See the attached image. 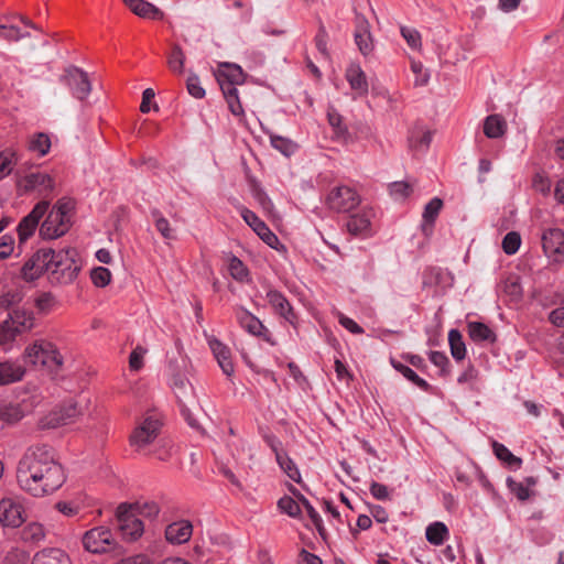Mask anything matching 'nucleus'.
<instances>
[{"label":"nucleus","instance_id":"393cba45","mask_svg":"<svg viewBox=\"0 0 564 564\" xmlns=\"http://www.w3.org/2000/svg\"><path fill=\"white\" fill-rule=\"evenodd\" d=\"M217 82H228L235 84H242L245 74L242 68L237 64L221 63L216 72Z\"/></svg>","mask_w":564,"mask_h":564},{"label":"nucleus","instance_id":"a18cd8bd","mask_svg":"<svg viewBox=\"0 0 564 564\" xmlns=\"http://www.w3.org/2000/svg\"><path fill=\"white\" fill-rule=\"evenodd\" d=\"M144 454L152 455L159 460H167L171 456V445L169 442L160 440L153 444V449H147Z\"/></svg>","mask_w":564,"mask_h":564},{"label":"nucleus","instance_id":"cd10ccee","mask_svg":"<svg viewBox=\"0 0 564 564\" xmlns=\"http://www.w3.org/2000/svg\"><path fill=\"white\" fill-rule=\"evenodd\" d=\"M346 78L351 87L358 95H366L368 93V83L366 75L359 65H350L346 72Z\"/></svg>","mask_w":564,"mask_h":564},{"label":"nucleus","instance_id":"58836bf2","mask_svg":"<svg viewBox=\"0 0 564 564\" xmlns=\"http://www.w3.org/2000/svg\"><path fill=\"white\" fill-rule=\"evenodd\" d=\"M51 148V141L47 134L36 133L29 142V150L43 156L48 153Z\"/></svg>","mask_w":564,"mask_h":564},{"label":"nucleus","instance_id":"c9c22d12","mask_svg":"<svg viewBox=\"0 0 564 564\" xmlns=\"http://www.w3.org/2000/svg\"><path fill=\"white\" fill-rule=\"evenodd\" d=\"M392 366L395 370L402 373L403 377L416 384L423 391L431 390L430 383L426 380L420 378L410 367L394 360H392Z\"/></svg>","mask_w":564,"mask_h":564},{"label":"nucleus","instance_id":"79ce46f5","mask_svg":"<svg viewBox=\"0 0 564 564\" xmlns=\"http://www.w3.org/2000/svg\"><path fill=\"white\" fill-rule=\"evenodd\" d=\"M271 145L282 154L290 156L296 150V144L290 139L280 135H270Z\"/></svg>","mask_w":564,"mask_h":564},{"label":"nucleus","instance_id":"4468645a","mask_svg":"<svg viewBox=\"0 0 564 564\" xmlns=\"http://www.w3.org/2000/svg\"><path fill=\"white\" fill-rule=\"evenodd\" d=\"M65 79L72 89L74 97L84 100L91 90V85L88 79L87 73L77 67H69L66 69Z\"/></svg>","mask_w":564,"mask_h":564},{"label":"nucleus","instance_id":"6e6552de","mask_svg":"<svg viewBox=\"0 0 564 564\" xmlns=\"http://www.w3.org/2000/svg\"><path fill=\"white\" fill-rule=\"evenodd\" d=\"M161 429V422L155 415L145 416L132 431L130 445L137 452H144L156 440Z\"/></svg>","mask_w":564,"mask_h":564},{"label":"nucleus","instance_id":"ea45409f","mask_svg":"<svg viewBox=\"0 0 564 564\" xmlns=\"http://www.w3.org/2000/svg\"><path fill=\"white\" fill-rule=\"evenodd\" d=\"M228 270L230 275L239 281L245 282L248 279L249 271L243 262L235 256H231L228 261Z\"/></svg>","mask_w":564,"mask_h":564},{"label":"nucleus","instance_id":"c03bdc74","mask_svg":"<svg viewBox=\"0 0 564 564\" xmlns=\"http://www.w3.org/2000/svg\"><path fill=\"white\" fill-rule=\"evenodd\" d=\"M413 192V186L408 182H393L389 185V193L395 200L405 199Z\"/></svg>","mask_w":564,"mask_h":564},{"label":"nucleus","instance_id":"052dcab7","mask_svg":"<svg viewBox=\"0 0 564 564\" xmlns=\"http://www.w3.org/2000/svg\"><path fill=\"white\" fill-rule=\"evenodd\" d=\"M370 492L377 500H388L390 498L389 489L386 485L373 481L370 485Z\"/></svg>","mask_w":564,"mask_h":564},{"label":"nucleus","instance_id":"f8f14e48","mask_svg":"<svg viewBox=\"0 0 564 564\" xmlns=\"http://www.w3.org/2000/svg\"><path fill=\"white\" fill-rule=\"evenodd\" d=\"M117 518L121 534L129 540H135L143 533L142 521L126 505L117 509Z\"/></svg>","mask_w":564,"mask_h":564},{"label":"nucleus","instance_id":"b1692460","mask_svg":"<svg viewBox=\"0 0 564 564\" xmlns=\"http://www.w3.org/2000/svg\"><path fill=\"white\" fill-rule=\"evenodd\" d=\"M236 317L240 326L254 336H262L268 332L261 321L245 308H239Z\"/></svg>","mask_w":564,"mask_h":564},{"label":"nucleus","instance_id":"9d476101","mask_svg":"<svg viewBox=\"0 0 564 564\" xmlns=\"http://www.w3.org/2000/svg\"><path fill=\"white\" fill-rule=\"evenodd\" d=\"M48 206V200H41L33 207V209L26 216H24L20 220L17 227L19 237V249H21L22 246L28 241V239L31 236H33L34 231L39 226L40 220L46 214Z\"/></svg>","mask_w":564,"mask_h":564},{"label":"nucleus","instance_id":"f03ea898","mask_svg":"<svg viewBox=\"0 0 564 564\" xmlns=\"http://www.w3.org/2000/svg\"><path fill=\"white\" fill-rule=\"evenodd\" d=\"M75 254L74 249L59 251L41 249L24 263V274L26 275L28 271L35 270L34 274H41L42 272L61 273L63 278L72 279L77 270L74 260Z\"/></svg>","mask_w":564,"mask_h":564},{"label":"nucleus","instance_id":"bf43d9fd","mask_svg":"<svg viewBox=\"0 0 564 564\" xmlns=\"http://www.w3.org/2000/svg\"><path fill=\"white\" fill-rule=\"evenodd\" d=\"M145 354V349L141 347H137L132 350L129 358V366L132 370H139L143 366V356Z\"/></svg>","mask_w":564,"mask_h":564},{"label":"nucleus","instance_id":"0eeeda50","mask_svg":"<svg viewBox=\"0 0 564 564\" xmlns=\"http://www.w3.org/2000/svg\"><path fill=\"white\" fill-rule=\"evenodd\" d=\"M177 362L170 364L171 381L175 395L178 400L182 415L191 426H195V421L189 413L188 403L194 401L193 387L188 379L180 371Z\"/></svg>","mask_w":564,"mask_h":564},{"label":"nucleus","instance_id":"6ab92c4d","mask_svg":"<svg viewBox=\"0 0 564 564\" xmlns=\"http://www.w3.org/2000/svg\"><path fill=\"white\" fill-rule=\"evenodd\" d=\"M542 248L547 257L564 253V231L547 229L542 235Z\"/></svg>","mask_w":564,"mask_h":564},{"label":"nucleus","instance_id":"412c9836","mask_svg":"<svg viewBox=\"0 0 564 564\" xmlns=\"http://www.w3.org/2000/svg\"><path fill=\"white\" fill-rule=\"evenodd\" d=\"M124 4L138 17L150 20H162L164 13L154 4L144 0H123Z\"/></svg>","mask_w":564,"mask_h":564},{"label":"nucleus","instance_id":"4be33fe9","mask_svg":"<svg viewBox=\"0 0 564 564\" xmlns=\"http://www.w3.org/2000/svg\"><path fill=\"white\" fill-rule=\"evenodd\" d=\"M272 451L275 454V459L281 469L294 481L301 482V474L295 466L294 462L288 456V454L282 449L281 444L276 442H272L270 444Z\"/></svg>","mask_w":564,"mask_h":564},{"label":"nucleus","instance_id":"5fc2aeb1","mask_svg":"<svg viewBox=\"0 0 564 564\" xmlns=\"http://www.w3.org/2000/svg\"><path fill=\"white\" fill-rule=\"evenodd\" d=\"M507 484L508 488L511 490L512 494L517 496L519 500L524 501L530 497L529 488L523 482H519L513 480L512 478H508Z\"/></svg>","mask_w":564,"mask_h":564},{"label":"nucleus","instance_id":"a19ab883","mask_svg":"<svg viewBox=\"0 0 564 564\" xmlns=\"http://www.w3.org/2000/svg\"><path fill=\"white\" fill-rule=\"evenodd\" d=\"M492 446L498 459L507 463L510 467H520L522 460L514 456L505 445L494 442Z\"/></svg>","mask_w":564,"mask_h":564},{"label":"nucleus","instance_id":"a211bd4d","mask_svg":"<svg viewBox=\"0 0 564 564\" xmlns=\"http://www.w3.org/2000/svg\"><path fill=\"white\" fill-rule=\"evenodd\" d=\"M267 300L276 314L283 317L286 322L294 324L295 314L286 297L276 290H269L267 292Z\"/></svg>","mask_w":564,"mask_h":564},{"label":"nucleus","instance_id":"3c124183","mask_svg":"<svg viewBox=\"0 0 564 564\" xmlns=\"http://www.w3.org/2000/svg\"><path fill=\"white\" fill-rule=\"evenodd\" d=\"M401 35L406 41L408 45L414 50L421 47V35L417 30L408 26H401Z\"/></svg>","mask_w":564,"mask_h":564},{"label":"nucleus","instance_id":"473e14b6","mask_svg":"<svg viewBox=\"0 0 564 564\" xmlns=\"http://www.w3.org/2000/svg\"><path fill=\"white\" fill-rule=\"evenodd\" d=\"M45 538V529L39 522L28 523L21 531V539L26 543H40Z\"/></svg>","mask_w":564,"mask_h":564},{"label":"nucleus","instance_id":"72a5a7b5","mask_svg":"<svg viewBox=\"0 0 564 564\" xmlns=\"http://www.w3.org/2000/svg\"><path fill=\"white\" fill-rule=\"evenodd\" d=\"M448 343L453 358L463 360L466 355V346L463 336L457 329H451L448 333Z\"/></svg>","mask_w":564,"mask_h":564},{"label":"nucleus","instance_id":"f704fd0d","mask_svg":"<svg viewBox=\"0 0 564 564\" xmlns=\"http://www.w3.org/2000/svg\"><path fill=\"white\" fill-rule=\"evenodd\" d=\"M151 216L154 220V226L156 230L162 235L164 239H175L174 229L171 228L170 221L162 215V213L159 209H153L151 212Z\"/></svg>","mask_w":564,"mask_h":564},{"label":"nucleus","instance_id":"774afa93","mask_svg":"<svg viewBox=\"0 0 564 564\" xmlns=\"http://www.w3.org/2000/svg\"><path fill=\"white\" fill-rule=\"evenodd\" d=\"M328 122L336 130L338 135H343L346 132V128L341 124V116L337 112H328Z\"/></svg>","mask_w":564,"mask_h":564},{"label":"nucleus","instance_id":"603ef678","mask_svg":"<svg viewBox=\"0 0 564 564\" xmlns=\"http://www.w3.org/2000/svg\"><path fill=\"white\" fill-rule=\"evenodd\" d=\"M186 88L191 96L194 98H203L205 96V89L200 86V82L197 75L191 74L186 80Z\"/></svg>","mask_w":564,"mask_h":564},{"label":"nucleus","instance_id":"e433bc0d","mask_svg":"<svg viewBox=\"0 0 564 564\" xmlns=\"http://www.w3.org/2000/svg\"><path fill=\"white\" fill-rule=\"evenodd\" d=\"M185 54L178 44H174L167 56V66L175 74H182L185 64Z\"/></svg>","mask_w":564,"mask_h":564},{"label":"nucleus","instance_id":"680f3d73","mask_svg":"<svg viewBox=\"0 0 564 564\" xmlns=\"http://www.w3.org/2000/svg\"><path fill=\"white\" fill-rule=\"evenodd\" d=\"M533 187L543 195H547L551 191V183L543 175L536 174L533 178Z\"/></svg>","mask_w":564,"mask_h":564},{"label":"nucleus","instance_id":"8fccbe9b","mask_svg":"<svg viewBox=\"0 0 564 564\" xmlns=\"http://www.w3.org/2000/svg\"><path fill=\"white\" fill-rule=\"evenodd\" d=\"M90 278L96 286L104 288L109 284L111 280V273L107 268L98 267L93 269Z\"/></svg>","mask_w":564,"mask_h":564},{"label":"nucleus","instance_id":"49530a36","mask_svg":"<svg viewBox=\"0 0 564 564\" xmlns=\"http://www.w3.org/2000/svg\"><path fill=\"white\" fill-rule=\"evenodd\" d=\"M278 507L282 512L293 518L299 517L301 513L300 503L289 496L282 497L278 501Z\"/></svg>","mask_w":564,"mask_h":564},{"label":"nucleus","instance_id":"6e6d98bb","mask_svg":"<svg viewBox=\"0 0 564 564\" xmlns=\"http://www.w3.org/2000/svg\"><path fill=\"white\" fill-rule=\"evenodd\" d=\"M411 69L415 74L414 84L416 86H424L427 84L430 75L426 70H424L423 64L421 62L412 61Z\"/></svg>","mask_w":564,"mask_h":564},{"label":"nucleus","instance_id":"a878e982","mask_svg":"<svg viewBox=\"0 0 564 564\" xmlns=\"http://www.w3.org/2000/svg\"><path fill=\"white\" fill-rule=\"evenodd\" d=\"M468 335L475 343L492 344L496 341L495 332L484 323L469 322L467 324Z\"/></svg>","mask_w":564,"mask_h":564},{"label":"nucleus","instance_id":"f257e3e1","mask_svg":"<svg viewBox=\"0 0 564 564\" xmlns=\"http://www.w3.org/2000/svg\"><path fill=\"white\" fill-rule=\"evenodd\" d=\"M19 487L33 497H44L56 491L65 481L63 467L48 445L31 446L17 467Z\"/></svg>","mask_w":564,"mask_h":564},{"label":"nucleus","instance_id":"c756f323","mask_svg":"<svg viewBox=\"0 0 564 564\" xmlns=\"http://www.w3.org/2000/svg\"><path fill=\"white\" fill-rule=\"evenodd\" d=\"M507 130L506 120L499 115H490L484 122V133L487 138L497 139L505 134Z\"/></svg>","mask_w":564,"mask_h":564},{"label":"nucleus","instance_id":"37998d69","mask_svg":"<svg viewBox=\"0 0 564 564\" xmlns=\"http://www.w3.org/2000/svg\"><path fill=\"white\" fill-rule=\"evenodd\" d=\"M240 215L258 236L261 235V232H263L268 228L265 223L262 221L252 210L248 208H241Z\"/></svg>","mask_w":564,"mask_h":564},{"label":"nucleus","instance_id":"864d4df0","mask_svg":"<svg viewBox=\"0 0 564 564\" xmlns=\"http://www.w3.org/2000/svg\"><path fill=\"white\" fill-rule=\"evenodd\" d=\"M22 300V295L19 291H8L0 296V307L4 310H11Z\"/></svg>","mask_w":564,"mask_h":564},{"label":"nucleus","instance_id":"4d7b16f0","mask_svg":"<svg viewBox=\"0 0 564 564\" xmlns=\"http://www.w3.org/2000/svg\"><path fill=\"white\" fill-rule=\"evenodd\" d=\"M14 251V238L11 235H3L0 238V260L9 258Z\"/></svg>","mask_w":564,"mask_h":564},{"label":"nucleus","instance_id":"20e7f679","mask_svg":"<svg viewBox=\"0 0 564 564\" xmlns=\"http://www.w3.org/2000/svg\"><path fill=\"white\" fill-rule=\"evenodd\" d=\"M24 356L30 364L42 366L52 373H57L63 366L59 351L46 340H36L25 349Z\"/></svg>","mask_w":564,"mask_h":564},{"label":"nucleus","instance_id":"338daca9","mask_svg":"<svg viewBox=\"0 0 564 564\" xmlns=\"http://www.w3.org/2000/svg\"><path fill=\"white\" fill-rule=\"evenodd\" d=\"M549 321L556 327H564V305L550 312Z\"/></svg>","mask_w":564,"mask_h":564},{"label":"nucleus","instance_id":"9b49d317","mask_svg":"<svg viewBox=\"0 0 564 564\" xmlns=\"http://www.w3.org/2000/svg\"><path fill=\"white\" fill-rule=\"evenodd\" d=\"M359 203V195L348 186L335 187L327 196L328 207L338 213L349 212Z\"/></svg>","mask_w":564,"mask_h":564},{"label":"nucleus","instance_id":"1a4fd4ad","mask_svg":"<svg viewBox=\"0 0 564 564\" xmlns=\"http://www.w3.org/2000/svg\"><path fill=\"white\" fill-rule=\"evenodd\" d=\"M26 520L25 499L10 497L0 500V522L4 527L19 528Z\"/></svg>","mask_w":564,"mask_h":564},{"label":"nucleus","instance_id":"7c9ffc66","mask_svg":"<svg viewBox=\"0 0 564 564\" xmlns=\"http://www.w3.org/2000/svg\"><path fill=\"white\" fill-rule=\"evenodd\" d=\"M370 216L367 213L350 216L346 224L347 230L354 236H366L370 231Z\"/></svg>","mask_w":564,"mask_h":564},{"label":"nucleus","instance_id":"dca6fc26","mask_svg":"<svg viewBox=\"0 0 564 564\" xmlns=\"http://www.w3.org/2000/svg\"><path fill=\"white\" fill-rule=\"evenodd\" d=\"M18 186L24 192L39 189L40 194L46 195L54 189L53 178L44 173H31L19 181Z\"/></svg>","mask_w":564,"mask_h":564},{"label":"nucleus","instance_id":"de8ad7c7","mask_svg":"<svg viewBox=\"0 0 564 564\" xmlns=\"http://www.w3.org/2000/svg\"><path fill=\"white\" fill-rule=\"evenodd\" d=\"M297 498H299L300 502L302 503V506L305 508L310 519L312 520V522L314 523V525L316 527L318 532L321 534H323V531H324L323 520H322L321 516L318 514V512L315 510V508L310 503V501L304 496L299 494Z\"/></svg>","mask_w":564,"mask_h":564},{"label":"nucleus","instance_id":"13d9d810","mask_svg":"<svg viewBox=\"0 0 564 564\" xmlns=\"http://www.w3.org/2000/svg\"><path fill=\"white\" fill-rule=\"evenodd\" d=\"M55 303L54 296L51 293H42L35 300V306L42 313L51 311Z\"/></svg>","mask_w":564,"mask_h":564},{"label":"nucleus","instance_id":"2eb2a0df","mask_svg":"<svg viewBox=\"0 0 564 564\" xmlns=\"http://www.w3.org/2000/svg\"><path fill=\"white\" fill-rule=\"evenodd\" d=\"M355 43L358 46L359 52L364 56H368L373 51L375 44L370 32L369 21L360 14L356 15L355 19Z\"/></svg>","mask_w":564,"mask_h":564},{"label":"nucleus","instance_id":"4c0bfd02","mask_svg":"<svg viewBox=\"0 0 564 564\" xmlns=\"http://www.w3.org/2000/svg\"><path fill=\"white\" fill-rule=\"evenodd\" d=\"M18 163L17 153L12 150L0 152V181L11 174Z\"/></svg>","mask_w":564,"mask_h":564},{"label":"nucleus","instance_id":"f3484780","mask_svg":"<svg viewBox=\"0 0 564 564\" xmlns=\"http://www.w3.org/2000/svg\"><path fill=\"white\" fill-rule=\"evenodd\" d=\"M206 338L219 367L225 375L230 376L234 372L230 349L214 336L206 335Z\"/></svg>","mask_w":564,"mask_h":564},{"label":"nucleus","instance_id":"423d86ee","mask_svg":"<svg viewBox=\"0 0 564 564\" xmlns=\"http://www.w3.org/2000/svg\"><path fill=\"white\" fill-rule=\"evenodd\" d=\"M83 545L86 551L95 554L112 553L117 556L122 554V547L117 543L112 532L105 527L87 531L83 536Z\"/></svg>","mask_w":564,"mask_h":564},{"label":"nucleus","instance_id":"09e8293b","mask_svg":"<svg viewBox=\"0 0 564 564\" xmlns=\"http://www.w3.org/2000/svg\"><path fill=\"white\" fill-rule=\"evenodd\" d=\"M521 245V237L516 231L508 232L502 240V249L507 254H514Z\"/></svg>","mask_w":564,"mask_h":564},{"label":"nucleus","instance_id":"7ed1b4c3","mask_svg":"<svg viewBox=\"0 0 564 564\" xmlns=\"http://www.w3.org/2000/svg\"><path fill=\"white\" fill-rule=\"evenodd\" d=\"M75 204L69 198H61L50 210L47 217L40 227V236L43 239H56L65 235L72 227V213Z\"/></svg>","mask_w":564,"mask_h":564},{"label":"nucleus","instance_id":"c85d7f7f","mask_svg":"<svg viewBox=\"0 0 564 564\" xmlns=\"http://www.w3.org/2000/svg\"><path fill=\"white\" fill-rule=\"evenodd\" d=\"M443 207V202L438 197H434L431 199L423 212V224H422V230L425 235L431 234L433 224L438 216L441 209Z\"/></svg>","mask_w":564,"mask_h":564},{"label":"nucleus","instance_id":"69168bd1","mask_svg":"<svg viewBox=\"0 0 564 564\" xmlns=\"http://www.w3.org/2000/svg\"><path fill=\"white\" fill-rule=\"evenodd\" d=\"M339 323L352 334L364 333V329L354 319L345 316L344 314H339Z\"/></svg>","mask_w":564,"mask_h":564},{"label":"nucleus","instance_id":"ddd939ff","mask_svg":"<svg viewBox=\"0 0 564 564\" xmlns=\"http://www.w3.org/2000/svg\"><path fill=\"white\" fill-rule=\"evenodd\" d=\"M80 413L77 403L68 401L46 415L43 425L48 429H56L72 423Z\"/></svg>","mask_w":564,"mask_h":564},{"label":"nucleus","instance_id":"e2e57ef3","mask_svg":"<svg viewBox=\"0 0 564 564\" xmlns=\"http://www.w3.org/2000/svg\"><path fill=\"white\" fill-rule=\"evenodd\" d=\"M327 32L325 28L322 25L318 30V33L315 36L316 47L323 55H327Z\"/></svg>","mask_w":564,"mask_h":564},{"label":"nucleus","instance_id":"39448f33","mask_svg":"<svg viewBox=\"0 0 564 564\" xmlns=\"http://www.w3.org/2000/svg\"><path fill=\"white\" fill-rule=\"evenodd\" d=\"M34 326L33 313L24 308L12 310L0 324V345L12 343L17 336L31 330Z\"/></svg>","mask_w":564,"mask_h":564},{"label":"nucleus","instance_id":"bb28decb","mask_svg":"<svg viewBox=\"0 0 564 564\" xmlns=\"http://www.w3.org/2000/svg\"><path fill=\"white\" fill-rule=\"evenodd\" d=\"M32 564H70V558L61 549H47L39 552Z\"/></svg>","mask_w":564,"mask_h":564},{"label":"nucleus","instance_id":"5701e85b","mask_svg":"<svg viewBox=\"0 0 564 564\" xmlns=\"http://www.w3.org/2000/svg\"><path fill=\"white\" fill-rule=\"evenodd\" d=\"M25 369L18 361L7 360L0 362V386L10 384L22 380Z\"/></svg>","mask_w":564,"mask_h":564},{"label":"nucleus","instance_id":"aec40b11","mask_svg":"<svg viewBox=\"0 0 564 564\" xmlns=\"http://www.w3.org/2000/svg\"><path fill=\"white\" fill-rule=\"evenodd\" d=\"M193 532V527L189 521L182 520L171 523L165 529V538L173 544H182L187 542Z\"/></svg>","mask_w":564,"mask_h":564},{"label":"nucleus","instance_id":"2f4dec72","mask_svg":"<svg viewBox=\"0 0 564 564\" xmlns=\"http://www.w3.org/2000/svg\"><path fill=\"white\" fill-rule=\"evenodd\" d=\"M447 527L440 521L431 523L425 531L426 540L433 545H442L448 539Z\"/></svg>","mask_w":564,"mask_h":564},{"label":"nucleus","instance_id":"0e129e2a","mask_svg":"<svg viewBox=\"0 0 564 564\" xmlns=\"http://www.w3.org/2000/svg\"><path fill=\"white\" fill-rule=\"evenodd\" d=\"M0 417L6 422L12 423L20 419V413L14 406L0 408Z\"/></svg>","mask_w":564,"mask_h":564}]
</instances>
